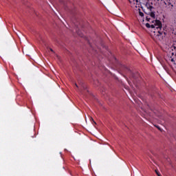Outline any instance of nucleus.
Listing matches in <instances>:
<instances>
[{"mask_svg": "<svg viewBox=\"0 0 176 176\" xmlns=\"http://www.w3.org/2000/svg\"><path fill=\"white\" fill-rule=\"evenodd\" d=\"M150 28H156L158 32L157 34V38L159 41H163V38L166 36V32L162 31V28H163L162 21L156 19L154 25H150Z\"/></svg>", "mask_w": 176, "mask_h": 176, "instance_id": "f257e3e1", "label": "nucleus"}, {"mask_svg": "<svg viewBox=\"0 0 176 176\" xmlns=\"http://www.w3.org/2000/svg\"><path fill=\"white\" fill-rule=\"evenodd\" d=\"M153 5V3H149V2H146V7L147 8V9L148 10H150V12H155V8L152 6Z\"/></svg>", "mask_w": 176, "mask_h": 176, "instance_id": "f03ea898", "label": "nucleus"}, {"mask_svg": "<svg viewBox=\"0 0 176 176\" xmlns=\"http://www.w3.org/2000/svg\"><path fill=\"white\" fill-rule=\"evenodd\" d=\"M164 3L166 6H168L170 10H171L173 8H174V5L171 4V1L170 0H164Z\"/></svg>", "mask_w": 176, "mask_h": 176, "instance_id": "7ed1b4c3", "label": "nucleus"}, {"mask_svg": "<svg viewBox=\"0 0 176 176\" xmlns=\"http://www.w3.org/2000/svg\"><path fill=\"white\" fill-rule=\"evenodd\" d=\"M148 14H150L151 17H152V19H155V11H150Z\"/></svg>", "mask_w": 176, "mask_h": 176, "instance_id": "20e7f679", "label": "nucleus"}, {"mask_svg": "<svg viewBox=\"0 0 176 176\" xmlns=\"http://www.w3.org/2000/svg\"><path fill=\"white\" fill-rule=\"evenodd\" d=\"M139 14H140V16L141 17H144V14H143L142 12L140 11V12H139Z\"/></svg>", "mask_w": 176, "mask_h": 176, "instance_id": "39448f33", "label": "nucleus"}, {"mask_svg": "<svg viewBox=\"0 0 176 176\" xmlns=\"http://www.w3.org/2000/svg\"><path fill=\"white\" fill-rule=\"evenodd\" d=\"M155 173H156L157 175H158V176H162V175H160V173L159 172V170H155Z\"/></svg>", "mask_w": 176, "mask_h": 176, "instance_id": "423d86ee", "label": "nucleus"}, {"mask_svg": "<svg viewBox=\"0 0 176 176\" xmlns=\"http://www.w3.org/2000/svg\"><path fill=\"white\" fill-rule=\"evenodd\" d=\"M146 28H151V24H149V23H146Z\"/></svg>", "mask_w": 176, "mask_h": 176, "instance_id": "0eeeda50", "label": "nucleus"}, {"mask_svg": "<svg viewBox=\"0 0 176 176\" xmlns=\"http://www.w3.org/2000/svg\"><path fill=\"white\" fill-rule=\"evenodd\" d=\"M173 49H175V50H176V43H174L173 45Z\"/></svg>", "mask_w": 176, "mask_h": 176, "instance_id": "6e6552de", "label": "nucleus"}, {"mask_svg": "<svg viewBox=\"0 0 176 176\" xmlns=\"http://www.w3.org/2000/svg\"><path fill=\"white\" fill-rule=\"evenodd\" d=\"M170 61H171L172 63H175V60H174V58H172V59L170 60Z\"/></svg>", "mask_w": 176, "mask_h": 176, "instance_id": "1a4fd4ad", "label": "nucleus"}, {"mask_svg": "<svg viewBox=\"0 0 176 176\" xmlns=\"http://www.w3.org/2000/svg\"><path fill=\"white\" fill-rule=\"evenodd\" d=\"M156 127L158 130H160V127H159V126H156Z\"/></svg>", "mask_w": 176, "mask_h": 176, "instance_id": "9d476101", "label": "nucleus"}, {"mask_svg": "<svg viewBox=\"0 0 176 176\" xmlns=\"http://www.w3.org/2000/svg\"><path fill=\"white\" fill-rule=\"evenodd\" d=\"M50 50L51 52H54V51H53V49H52V48H50Z\"/></svg>", "mask_w": 176, "mask_h": 176, "instance_id": "9b49d317", "label": "nucleus"}, {"mask_svg": "<svg viewBox=\"0 0 176 176\" xmlns=\"http://www.w3.org/2000/svg\"><path fill=\"white\" fill-rule=\"evenodd\" d=\"M75 86H76V87H78V84H77V83H76V84H75Z\"/></svg>", "mask_w": 176, "mask_h": 176, "instance_id": "f8f14e48", "label": "nucleus"}, {"mask_svg": "<svg viewBox=\"0 0 176 176\" xmlns=\"http://www.w3.org/2000/svg\"><path fill=\"white\" fill-rule=\"evenodd\" d=\"M94 123L95 124H97V123H96V122H94Z\"/></svg>", "mask_w": 176, "mask_h": 176, "instance_id": "ddd939ff", "label": "nucleus"}, {"mask_svg": "<svg viewBox=\"0 0 176 176\" xmlns=\"http://www.w3.org/2000/svg\"><path fill=\"white\" fill-rule=\"evenodd\" d=\"M136 1V3H138V0H135Z\"/></svg>", "mask_w": 176, "mask_h": 176, "instance_id": "4468645a", "label": "nucleus"}, {"mask_svg": "<svg viewBox=\"0 0 176 176\" xmlns=\"http://www.w3.org/2000/svg\"><path fill=\"white\" fill-rule=\"evenodd\" d=\"M129 72H131V70H129Z\"/></svg>", "mask_w": 176, "mask_h": 176, "instance_id": "2eb2a0df", "label": "nucleus"}, {"mask_svg": "<svg viewBox=\"0 0 176 176\" xmlns=\"http://www.w3.org/2000/svg\"><path fill=\"white\" fill-rule=\"evenodd\" d=\"M146 1H149V0H146Z\"/></svg>", "mask_w": 176, "mask_h": 176, "instance_id": "dca6fc26", "label": "nucleus"}]
</instances>
